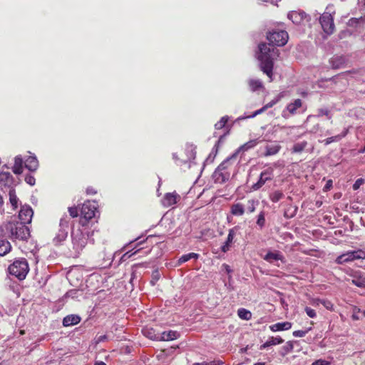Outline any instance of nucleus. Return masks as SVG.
I'll return each mask as SVG.
<instances>
[{"instance_id": "nucleus-39", "label": "nucleus", "mask_w": 365, "mask_h": 365, "mask_svg": "<svg viewBox=\"0 0 365 365\" xmlns=\"http://www.w3.org/2000/svg\"><path fill=\"white\" fill-rule=\"evenodd\" d=\"M349 252L351 255V257H352L353 260L359 259H365V251H364L362 250H353V251H349Z\"/></svg>"}, {"instance_id": "nucleus-11", "label": "nucleus", "mask_w": 365, "mask_h": 365, "mask_svg": "<svg viewBox=\"0 0 365 365\" xmlns=\"http://www.w3.org/2000/svg\"><path fill=\"white\" fill-rule=\"evenodd\" d=\"M180 199V196L176 192L166 193L163 200L162 204L164 207H168L176 204Z\"/></svg>"}, {"instance_id": "nucleus-64", "label": "nucleus", "mask_w": 365, "mask_h": 365, "mask_svg": "<svg viewBox=\"0 0 365 365\" xmlns=\"http://www.w3.org/2000/svg\"><path fill=\"white\" fill-rule=\"evenodd\" d=\"M359 4L365 6V0H359Z\"/></svg>"}, {"instance_id": "nucleus-13", "label": "nucleus", "mask_w": 365, "mask_h": 365, "mask_svg": "<svg viewBox=\"0 0 365 365\" xmlns=\"http://www.w3.org/2000/svg\"><path fill=\"white\" fill-rule=\"evenodd\" d=\"M60 226L61 228L58 230L53 240L55 245H61L68 236V231L63 228L64 226L63 220H61Z\"/></svg>"}, {"instance_id": "nucleus-20", "label": "nucleus", "mask_w": 365, "mask_h": 365, "mask_svg": "<svg viewBox=\"0 0 365 365\" xmlns=\"http://www.w3.org/2000/svg\"><path fill=\"white\" fill-rule=\"evenodd\" d=\"M281 149V145L279 143H274L272 144H267L265 146V153H264V156H270L276 155L279 153Z\"/></svg>"}, {"instance_id": "nucleus-27", "label": "nucleus", "mask_w": 365, "mask_h": 365, "mask_svg": "<svg viewBox=\"0 0 365 365\" xmlns=\"http://www.w3.org/2000/svg\"><path fill=\"white\" fill-rule=\"evenodd\" d=\"M284 133H286V134L287 135H290V139L292 140H297V138H300L302 135V133H299L298 132V128H295V127H292V128H283Z\"/></svg>"}, {"instance_id": "nucleus-17", "label": "nucleus", "mask_w": 365, "mask_h": 365, "mask_svg": "<svg viewBox=\"0 0 365 365\" xmlns=\"http://www.w3.org/2000/svg\"><path fill=\"white\" fill-rule=\"evenodd\" d=\"M346 61L345 57L341 56H334L329 60L331 66L334 69L342 68L346 63Z\"/></svg>"}, {"instance_id": "nucleus-38", "label": "nucleus", "mask_w": 365, "mask_h": 365, "mask_svg": "<svg viewBox=\"0 0 365 365\" xmlns=\"http://www.w3.org/2000/svg\"><path fill=\"white\" fill-rule=\"evenodd\" d=\"M142 331L146 337H148L150 339H153V340L160 339V336H156V334H155V331H153V329L145 328V329H143L142 330Z\"/></svg>"}, {"instance_id": "nucleus-31", "label": "nucleus", "mask_w": 365, "mask_h": 365, "mask_svg": "<svg viewBox=\"0 0 365 365\" xmlns=\"http://www.w3.org/2000/svg\"><path fill=\"white\" fill-rule=\"evenodd\" d=\"M9 202H10L13 209L16 210L18 207L19 200L16 195L15 190L13 188H11L9 192Z\"/></svg>"}, {"instance_id": "nucleus-18", "label": "nucleus", "mask_w": 365, "mask_h": 365, "mask_svg": "<svg viewBox=\"0 0 365 365\" xmlns=\"http://www.w3.org/2000/svg\"><path fill=\"white\" fill-rule=\"evenodd\" d=\"M259 142L260 141L258 139L250 140L241 145L235 153H237V155L240 153H244L249 150L254 148Z\"/></svg>"}, {"instance_id": "nucleus-54", "label": "nucleus", "mask_w": 365, "mask_h": 365, "mask_svg": "<svg viewBox=\"0 0 365 365\" xmlns=\"http://www.w3.org/2000/svg\"><path fill=\"white\" fill-rule=\"evenodd\" d=\"M68 212L72 217H76L78 215V209L76 207H68Z\"/></svg>"}, {"instance_id": "nucleus-3", "label": "nucleus", "mask_w": 365, "mask_h": 365, "mask_svg": "<svg viewBox=\"0 0 365 365\" xmlns=\"http://www.w3.org/2000/svg\"><path fill=\"white\" fill-rule=\"evenodd\" d=\"M8 269L10 274L16 277L19 280H23L29 272V266L25 258H19L9 265Z\"/></svg>"}, {"instance_id": "nucleus-59", "label": "nucleus", "mask_w": 365, "mask_h": 365, "mask_svg": "<svg viewBox=\"0 0 365 365\" xmlns=\"http://www.w3.org/2000/svg\"><path fill=\"white\" fill-rule=\"evenodd\" d=\"M106 339H107L106 335L100 336L97 339V342H98V343L102 342V341H105Z\"/></svg>"}, {"instance_id": "nucleus-8", "label": "nucleus", "mask_w": 365, "mask_h": 365, "mask_svg": "<svg viewBox=\"0 0 365 365\" xmlns=\"http://www.w3.org/2000/svg\"><path fill=\"white\" fill-rule=\"evenodd\" d=\"M274 178V169L271 167L263 170L260 175L258 181L252 186V190H259L267 182L272 180Z\"/></svg>"}, {"instance_id": "nucleus-12", "label": "nucleus", "mask_w": 365, "mask_h": 365, "mask_svg": "<svg viewBox=\"0 0 365 365\" xmlns=\"http://www.w3.org/2000/svg\"><path fill=\"white\" fill-rule=\"evenodd\" d=\"M262 258L269 263H274L276 261L284 262V259L283 255L278 250L268 251Z\"/></svg>"}, {"instance_id": "nucleus-22", "label": "nucleus", "mask_w": 365, "mask_h": 365, "mask_svg": "<svg viewBox=\"0 0 365 365\" xmlns=\"http://www.w3.org/2000/svg\"><path fill=\"white\" fill-rule=\"evenodd\" d=\"M0 183L9 187L14 185L13 176L9 172H0Z\"/></svg>"}, {"instance_id": "nucleus-36", "label": "nucleus", "mask_w": 365, "mask_h": 365, "mask_svg": "<svg viewBox=\"0 0 365 365\" xmlns=\"http://www.w3.org/2000/svg\"><path fill=\"white\" fill-rule=\"evenodd\" d=\"M237 314L240 319L245 320H249L252 317L251 312L244 308L239 309L237 311Z\"/></svg>"}, {"instance_id": "nucleus-60", "label": "nucleus", "mask_w": 365, "mask_h": 365, "mask_svg": "<svg viewBox=\"0 0 365 365\" xmlns=\"http://www.w3.org/2000/svg\"><path fill=\"white\" fill-rule=\"evenodd\" d=\"M86 192H87V194L93 195V194L96 193V191L93 188L91 187V188H87Z\"/></svg>"}, {"instance_id": "nucleus-43", "label": "nucleus", "mask_w": 365, "mask_h": 365, "mask_svg": "<svg viewBox=\"0 0 365 365\" xmlns=\"http://www.w3.org/2000/svg\"><path fill=\"white\" fill-rule=\"evenodd\" d=\"M258 205V201L255 200H250L247 202V210L248 212L252 213L254 212L256 206Z\"/></svg>"}, {"instance_id": "nucleus-62", "label": "nucleus", "mask_w": 365, "mask_h": 365, "mask_svg": "<svg viewBox=\"0 0 365 365\" xmlns=\"http://www.w3.org/2000/svg\"><path fill=\"white\" fill-rule=\"evenodd\" d=\"M331 183H332V182H331V180L328 181V182H327V185H326V186H325V188H327H327H329V187H331Z\"/></svg>"}, {"instance_id": "nucleus-34", "label": "nucleus", "mask_w": 365, "mask_h": 365, "mask_svg": "<svg viewBox=\"0 0 365 365\" xmlns=\"http://www.w3.org/2000/svg\"><path fill=\"white\" fill-rule=\"evenodd\" d=\"M198 257H199V255L194 253V252L184 255L179 258L178 264V265H180L182 263L187 262L190 259H192V258L197 259Z\"/></svg>"}, {"instance_id": "nucleus-55", "label": "nucleus", "mask_w": 365, "mask_h": 365, "mask_svg": "<svg viewBox=\"0 0 365 365\" xmlns=\"http://www.w3.org/2000/svg\"><path fill=\"white\" fill-rule=\"evenodd\" d=\"M364 19L363 17H360L359 19H356V18H352L349 21V24L350 26H354V25H356L357 24H359L360 21H364Z\"/></svg>"}, {"instance_id": "nucleus-57", "label": "nucleus", "mask_w": 365, "mask_h": 365, "mask_svg": "<svg viewBox=\"0 0 365 365\" xmlns=\"http://www.w3.org/2000/svg\"><path fill=\"white\" fill-rule=\"evenodd\" d=\"M160 278V273L158 270H155L153 272V279L155 281L158 280Z\"/></svg>"}, {"instance_id": "nucleus-6", "label": "nucleus", "mask_w": 365, "mask_h": 365, "mask_svg": "<svg viewBox=\"0 0 365 365\" xmlns=\"http://www.w3.org/2000/svg\"><path fill=\"white\" fill-rule=\"evenodd\" d=\"M234 122H230L227 116H223L220 120L215 124V128L217 130H222V133L220 135L218 143L220 142L223 138L228 135L233 125Z\"/></svg>"}, {"instance_id": "nucleus-4", "label": "nucleus", "mask_w": 365, "mask_h": 365, "mask_svg": "<svg viewBox=\"0 0 365 365\" xmlns=\"http://www.w3.org/2000/svg\"><path fill=\"white\" fill-rule=\"evenodd\" d=\"M335 11L333 6H328L326 8V11L320 16L319 22L322 26L323 31L328 35H330L334 31V14Z\"/></svg>"}, {"instance_id": "nucleus-50", "label": "nucleus", "mask_w": 365, "mask_h": 365, "mask_svg": "<svg viewBox=\"0 0 365 365\" xmlns=\"http://www.w3.org/2000/svg\"><path fill=\"white\" fill-rule=\"evenodd\" d=\"M140 250V249H138L135 252H131L130 251L129 252H127L126 253H125L122 257H121V260L122 261H125L127 259L131 257L133 255H135L137 252H138Z\"/></svg>"}, {"instance_id": "nucleus-42", "label": "nucleus", "mask_w": 365, "mask_h": 365, "mask_svg": "<svg viewBox=\"0 0 365 365\" xmlns=\"http://www.w3.org/2000/svg\"><path fill=\"white\" fill-rule=\"evenodd\" d=\"M81 294H82V292L80 291L79 289H71L66 292V294H65V297L74 299V298H78Z\"/></svg>"}, {"instance_id": "nucleus-29", "label": "nucleus", "mask_w": 365, "mask_h": 365, "mask_svg": "<svg viewBox=\"0 0 365 365\" xmlns=\"http://www.w3.org/2000/svg\"><path fill=\"white\" fill-rule=\"evenodd\" d=\"M347 133H348V129H344V130H343L341 134H339V135H334L332 137H329V138H327V139H325L324 140V144L326 145H327L333 142H338V141L341 140L343 138H344Z\"/></svg>"}, {"instance_id": "nucleus-37", "label": "nucleus", "mask_w": 365, "mask_h": 365, "mask_svg": "<svg viewBox=\"0 0 365 365\" xmlns=\"http://www.w3.org/2000/svg\"><path fill=\"white\" fill-rule=\"evenodd\" d=\"M249 86L252 91H255L257 89L262 88V83L261 81L257 79H250L249 81Z\"/></svg>"}, {"instance_id": "nucleus-1", "label": "nucleus", "mask_w": 365, "mask_h": 365, "mask_svg": "<svg viewBox=\"0 0 365 365\" xmlns=\"http://www.w3.org/2000/svg\"><path fill=\"white\" fill-rule=\"evenodd\" d=\"M288 34L284 30H273L267 34L269 45L261 43L259 45L257 59L260 62L261 70L272 80L273 61L279 56V50L273 46H282L288 41Z\"/></svg>"}, {"instance_id": "nucleus-41", "label": "nucleus", "mask_w": 365, "mask_h": 365, "mask_svg": "<svg viewBox=\"0 0 365 365\" xmlns=\"http://www.w3.org/2000/svg\"><path fill=\"white\" fill-rule=\"evenodd\" d=\"M283 341L284 340L279 336H272L267 341V345H269L270 346L273 345L280 344L283 343Z\"/></svg>"}, {"instance_id": "nucleus-16", "label": "nucleus", "mask_w": 365, "mask_h": 365, "mask_svg": "<svg viewBox=\"0 0 365 365\" xmlns=\"http://www.w3.org/2000/svg\"><path fill=\"white\" fill-rule=\"evenodd\" d=\"M287 110L289 113H303L306 110V108L302 106V102L300 99H297L294 103H292L287 106Z\"/></svg>"}, {"instance_id": "nucleus-7", "label": "nucleus", "mask_w": 365, "mask_h": 365, "mask_svg": "<svg viewBox=\"0 0 365 365\" xmlns=\"http://www.w3.org/2000/svg\"><path fill=\"white\" fill-rule=\"evenodd\" d=\"M71 236L73 249L78 252L81 251L87 244V237L79 229L73 232Z\"/></svg>"}, {"instance_id": "nucleus-5", "label": "nucleus", "mask_w": 365, "mask_h": 365, "mask_svg": "<svg viewBox=\"0 0 365 365\" xmlns=\"http://www.w3.org/2000/svg\"><path fill=\"white\" fill-rule=\"evenodd\" d=\"M96 211V207L94 202L87 201L83 203L81 210V219L80 223L85 226L88 220L95 217Z\"/></svg>"}, {"instance_id": "nucleus-32", "label": "nucleus", "mask_w": 365, "mask_h": 365, "mask_svg": "<svg viewBox=\"0 0 365 365\" xmlns=\"http://www.w3.org/2000/svg\"><path fill=\"white\" fill-rule=\"evenodd\" d=\"M352 261H354V260L351 257V255L349 251L339 255L336 259V262L337 264H344V263H347V262H350Z\"/></svg>"}, {"instance_id": "nucleus-9", "label": "nucleus", "mask_w": 365, "mask_h": 365, "mask_svg": "<svg viewBox=\"0 0 365 365\" xmlns=\"http://www.w3.org/2000/svg\"><path fill=\"white\" fill-rule=\"evenodd\" d=\"M230 173L223 170V165H220L212 174V178L216 183H224L230 178Z\"/></svg>"}, {"instance_id": "nucleus-21", "label": "nucleus", "mask_w": 365, "mask_h": 365, "mask_svg": "<svg viewBox=\"0 0 365 365\" xmlns=\"http://www.w3.org/2000/svg\"><path fill=\"white\" fill-rule=\"evenodd\" d=\"M287 17L294 24H301V22L303 21L304 18L305 17V14H304V13L293 11L288 14Z\"/></svg>"}, {"instance_id": "nucleus-28", "label": "nucleus", "mask_w": 365, "mask_h": 365, "mask_svg": "<svg viewBox=\"0 0 365 365\" xmlns=\"http://www.w3.org/2000/svg\"><path fill=\"white\" fill-rule=\"evenodd\" d=\"M179 336V334L175 331H164L160 334V340L170 341L176 339Z\"/></svg>"}, {"instance_id": "nucleus-61", "label": "nucleus", "mask_w": 365, "mask_h": 365, "mask_svg": "<svg viewBox=\"0 0 365 365\" xmlns=\"http://www.w3.org/2000/svg\"><path fill=\"white\" fill-rule=\"evenodd\" d=\"M269 346V345H267V341L265 343H264L263 344H262L260 346V349L262 350V349H266L267 347Z\"/></svg>"}, {"instance_id": "nucleus-56", "label": "nucleus", "mask_w": 365, "mask_h": 365, "mask_svg": "<svg viewBox=\"0 0 365 365\" xmlns=\"http://www.w3.org/2000/svg\"><path fill=\"white\" fill-rule=\"evenodd\" d=\"M330 362L324 359H318L312 363V365H329Z\"/></svg>"}, {"instance_id": "nucleus-46", "label": "nucleus", "mask_w": 365, "mask_h": 365, "mask_svg": "<svg viewBox=\"0 0 365 365\" xmlns=\"http://www.w3.org/2000/svg\"><path fill=\"white\" fill-rule=\"evenodd\" d=\"M257 224L260 227V228H262L264 226L265 224V217H264V213L263 212H261L257 217Z\"/></svg>"}, {"instance_id": "nucleus-48", "label": "nucleus", "mask_w": 365, "mask_h": 365, "mask_svg": "<svg viewBox=\"0 0 365 365\" xmlns=\"http://www.w3.org/2000/svg\"><path fill=\"white\" fill-rule=\"evenodd\" d=\"M322 304L328 310L334 309V305L329 300L322 299Z\"/></svg>"}, {"instance_id": "nucleus-15", "label": "nucleus", "mask_w": 365, "mask_h": 365, "mask_svg": "<svg viewBox=\"0 0 365 365\" xmlns=\"http://www.w3.org/2000/svg\"><path fill=\"white\" fill-rule=\"evenodd\" d=\"M351 277V279H348V281L351 280V283L359 287H365V277L361 274L360 272H354L350 275Z\"/></svg>"}, {"instance_id": "nucleus-19", "label": "nucleus", "mask_w": 365, "mask_h": 365, "mask_svg": "<svg viewBox=\"0 0 365 365\" xmlns=\"http://www.w3.org/2000/svg\"><path fill=\"white\" fill-rule=\"evenodd\" d=\"M81 322V317L76 314L68 315L63 319V325L64 327H70L76 325Z\"/></svg>"}, {"instance_id": "nucleus-14", "label": "nucleus", "mask_w": 365, "mask_h": 365, "mask_svg": "<svg viewBox=\"0 0 365 365\" xmlns=\"http://www.w3.org/2000/svg\"><path fill=\"white\" fill-rule=\"evenodd\" d=\"M237 230V227H233L229 230L227 240L225 241L224 245L221 247V250L223 252L225 253L230 250L231 245L233 242L234 238L236 235Z\"/></svg>"}, {"instance_id": "nucleus-35", "label": "nucleus", "mask_w": 365, "mask_h": 365, "mask_svg": "<svg viewBox=\"0 0 365 365\" xmlns=\"http://www.w3.org/2000/svg\"><path fill=\"white\" fill-rule=\"evenodd\" d=\"M284 194L280 190H275L269 194V199L273 202H277L284 197Z\"/></svg>"}, {"instance_id": "nucleus-44", "label": "nucleus", "mask_w": 365, "mask_h": 365, "mask_svg": "<svg viewBox=\"0 0 365 365\" xmlns=\"http://www.w3.org/2000/svg\"><path fill=\"white\" fill-rule=\"evenodd\" d=\"M237 156V153H235L230 157L227 158L225 160H224L220 165H223V170H227L228 167L231 164V160L235 159Z\"/></svg>"}, {"instance_id": "nucleus-53", "label": "nucleus", "mask_w": 365, "mask_h": 365, "mask_svg": "<svg viewBox=\"0 0 365 365\" xmlns=\"http://www.w3.org/2000/svg\"><path fill=\"white\" fill-rule=\"evenodd\" d=\"M308 332V330L302 331V330H297L294 331L293 332V336L295 337H304L307 333Z\"/></svg>"}, {"instance_id": "nucleus-10", "label": "nucleus", "mask_w": 365, "mask_h": 365, "mask_svg": "<svg viewBox=\"0 0 365 365\" xmlns=\"http://www.w3.org/2000/svg\"><path fill=\"white\" fill-rule=\"evenodd\" d=\"M34 215L32 208L29 205H23L19 213V217L21 220L20 223L29 224L31 222Z\"/></svg>"}, {"instance_id": "nucleus-47", "label": "nucleus", "mask_w": 365, "mask_h": 365, "mask_svg": "<svg viewBox=\"0 0 365 365\" xmlns=\"http://www.w3.org/2000/svg\"><path fill=\"white\" fill-rule=\"evenodd\" d=\"M277 101H272L270 103H267L266 106H264L263 108L256 110L253 112L252 114L257 115V114H261L264 110L267 108H271L273 105L276 103Z\"/></svg>"}, {"instance_id": "nucleus-51", "label": "nucleus", "mask_w": 365, "mask_h": 365, "mask_svg": "<svg viewBox=\"0 0 365 365\" xmlns=\"http://www.w3.org/2000/svg\"><path fill=\"white\" fill-rule=\"evenodd\" d=\"M25 181L26 182V183H28L30 185H34L36 182V180H35L34 177H33L31 175H26Z\"/></svg>"}, {"instance_id": "nucleus-2", "label": "nucleus", "mask_w": 365, "mask_h": 365, "mask_svg": "<svg viewBox=\"0 0 365 365\" xmlns=\"http://www.w3.org/2000/svg\"><path fill=\"white\" fill-rule=\"evenodd\" d=\"M4 229L8 237L14 241H26L30 237L28 227L19 222H9L4 225Z\"/></svg>"}, {"instance_id": "nucleus-26", "label": "nucleus", "mask_w": 365, "mask_h": 365, "mask_svg": "<svg viewBox=\"0 0 365 365\" xmlns=\"http://www.w3.org/2000/svg\"><path fill=\"white\" fill-rule=\"evenodd\" d=\"M25 167L31 171H34L38 168V160L34 156H29L24 162Z\"/></svg>"}, {"instance_id": "nucleus-63", "label": "nucleus", "mask_w": 365, "mask_h": 365, "mask_svg": "<svg viewBox=\"0 0 365 365\" xmlns=\"http://www.w3.org/2000/svg\"><path fill=\"white\" fill-rule=\"evenodd\" d=\"M94 365H106L103 361H96Z\"/></svg>"}, {"instance_id": "nucleus-25", "label": "nucleus", "mask_w": 365, "mask_h": 365, "mask_svg": "<svg viewBox=\"0 0 365 365\" xmlns=\"http://www.w3.org/2000/svg\"><path fill=\"white\" fill-rule=\"evenodd\" d=\"M24 160L20 155H18L14 159V165L12 170L15 174L19 175L23 172Z\"/></svg>"}, {"instance_id": "nucleus-24", "label": "nucleus", "mask_w": 365, "mask_h": 365, "mask_svg": "<svg viewBox=\"0 0 365 365\" xmlns=\"http://www.w3.org/2000/svg\"><path fill=\"white\" fill-rule=\"evenodd\" d=\"M11 250L10 242L5 239H0V256H5Z\"/></svg>"}, {"instance_id": "nucleus-58", "label": "nucleus", "mask_w": 365, "mask_h": 365, "mask_svg": "<svg viewBox=\"0 0 365 365\" xmlns=\"http://www.w3.org/2000/svg\"><path fill=\"white\" fill-rule=\"evenodd\" d=\"M322 299H313L311 302L312 304L314 306H318L319 304H322Z\"/></svg>"}, {"instance_id": "nucleus-30", "label": "nucleus", "mask_w": 365, "mask_h": 365, "mask_svg": "<svg viewBox=\"0 0 365 365\" xmlns=\"http://www.w3.org/2000/svg\"><path fill=\"white\" fill-rule=\"evenodd\" d=\"M230 212L235 216H241L245 213V207L241 203L233 204Z\"/></svg>"}, {"instance_id": "nucleus-49", "label": "nucleus", "mask_w": 365, "mask_h": 365, "mask_svg": "<svg viewBox=\"0 0 365 365\" xmlns=\"http://www.w3.org/2000/svg\"><path fill=\"white\" fill-rule=\"evenodd\" d=\"M304 310H305V312L307 313V314L310 318H315L316 317L317 314H316L315 310H314L313 309H312V308H310L309 307H306Z\"/></svg>"}, {"instance_id": "nucleus-33", "label": "nucleus", "mask_w": 365, "mask_h": 365, "mask_svg": "<svg viewBox=\"0 0 365 365\" xmlns=\"http://www.w3.org/2000/svg\"><path fill=\"white\" fill-rule=\"evenodd\" d=\"M308 143L307 141L296 143L292 148L291 152L292 153H300L305 149Z\"/></svg>"}, {"instance_id": "nucleus-23", "label": "nucleus", "mask_w": 365, "mask_h": 365, "mask_svg": "<svg viewBox=\"0 0 365 365\" xmlns=\"http://www.w3.org/2000/svg\"><path fill=\"white\" fill-rule=\"evenodd\" d=\"M292 327V323L289 322H280L272 324L269 327L272 331L289 330Z\"/></svg>"}, {"instance_id": "nucleus-52", "label": "nucleus", "mask_w": 365, "mask_h": 365, "mask_svg": "<svg viewBox=\"0 0 365 365\" xmlns=\"http://www.w3.org/2000/svg\"><path fill=\"white\" fill-rule=\"evenodd\" d=\"M364 183V179L359 178V179L356 180V182H354V184L353 185V189L354 190H358L360 187V186L361 185H363Z\"/></svg>"}, {"instance_id": "nucleus-40", "label": "nucleus", "mask_w": 365, "mask_h": 365, "mask_svg": "<svg viewBox=\"0 0 365 365\" xmlns=\"http://www.w3.org/2000/svg\"><path fill=\"white\" fill-rule=\"evenodd\" d=\"M294 349L293 342L289 341L282 348L281 355L284 356L291 352Z\"/></svg>"}, {"instance_id": "nucleus-45", "label": "nucleus", "mask_w": 365, "mask_h": 365, "mask_svg": "<svg viewBox=\"0 0 365 365\" xmlns=\"http://www.w3.org/2000/svg\"><path fill=\"white\" fill-rule=\"evenodd\" d=\"M224 363L221 360H214L211 361H203L201 363H195L193 365H223Z\"/></svg>"}]
</instances>
